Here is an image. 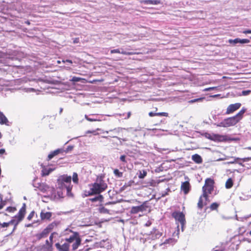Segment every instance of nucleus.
Returning a JSON list of instances; mask_svg holds the SVG:
<instances>
[{"label":"nucleus","instance_id":"obj_33","mask_svg":"<svg viewBox=\"0 0 251 251\" xmlns=\"http://www.w3.org/2000/svg\"><path fill=\"white\" fill-rule=\"evenodd\" d=\"M100 130V129L98 128L96 130H87V131H86L85 133L86 134L93 133L94 135H96L99 134L98 133L96 132V131Z\"/></svg>","mask_w":251,"mask_h":251},{"label":"nucleus","instance_id":"obj_35","mask_svg":"<svg viewBox=\"0 0 251 251\" xmlns=\"http://www.w3.org/2000/svg\"><path fill=\"white\" fill-rule=\"evenodd\" d=\"M100 212L102 213H108L109 211L108 209L105 208L104 207H101L100 208Z\"/></svg>","mask_w":251,"mask_h":251},{"label":"nucleus","instance_id":"obj_49","mask_svg":"<svg viewBox=\"0 0 251 251\" xmlns=\"http://www.w3.org/2000/svg\"><path fill=\"white\" fill-rule=\"evenodd\" d=\"M149 115L150 117H153L156 116V113H153L152 112H150L149 113Z\"/></svg>","mask_w":251,"mask_h":251},{"label":"nucleus","instance_id":"obj_2","mask_svg":"<svg viewBox=\"0 0 251 251\" xmlns=\"http://www.w3.org/2000/svg\"><path fill=\"white\" fill-rule=\"evenodd\" d=\"M71 176L67 175L60 176L57 179L58 187L61 189H66L68 195L72 189L71 185Z\"/></svg>","mask_w":251,"mask_h":251},{"label":"nucleus","instance_id":"obj_64","mask_svg":"<svg viewBox=\"0 0 251 251\" xmlns=\"http://www.w3.org/2000/svg\"><path fill=\"white\" fill-rule=\"evenodd\" d=\"M250 234L251 235V230L250 231Z\"/></svg>","mask_w":251,"mask_h":251},{"label":"nucleus","instance_id":"obj_53","mask_svg":"<svg viewBox=\"0 0 251 251\" xmlns=\"http://www.w3.org/2000/svg\"><path fill=\"white\" fill-rule=\"evenodd\" d=\"M130 115H131V112H128L127 118H126L125 119H128L130 117Z\"/></svg>","mask_w":251,"mask_h":251},{"label":"nucleus","instance_id":"obj_46","mask_svg":"<svg viewBox=\"0 0 251 251\" xmlns=\"http://www.w3.org/2000/svg\"><path fill=\"white\" fill-rule=\"evenodd\" d=\"M34 214V212H32L27 217V219L28 220H30L31 219V218H32L33 215Z\"/></svg>","mask_w":251,"mask_h":251},{"label":"nucleus","instance_id":"obj_34","mask_svg":"<svg viewBox=\"0 0 251 251\" xmlns=\"http://www.w3.org/2000/svg\"><path fill=\"white\" fill-rule=\"evenodd\" d=\"M5 201H2V197L1 195H0V209H2L5 205Z\"/></svg>","mask_w":251,"mask_h":251},{"label":"nucleus","instance_id":"obj_52","mask_svg":"<svg viewBox=\"0 0 251 251\" xmlns=\"http://www.w3.org/2000/svg\"><path fill=\"white\" fill-rule=\"evenodd\" d=\"M5 150L4 149H1L0 150V154H3L5 153Z\"/></svg>","mask_w":251,"mask_h":251},{"label":"nucleus","instance_id":"obj_48","mask_svg":"<svg viewBox=\"0 0 251 251\" xmlns=\"http://www.w3.org/2000/svg\"><path fill=\"white\" fill-rule=\"evenodd\" d=\"M60 152V150H56L55 151H54L53 153V154L55 155L58 154L59 152Z\"/></svg>","mask_w":251,"mask_h":251},{"label":"nucleus","instance_id":"obj_24","mask_svg":"<svg viewBox=\"0 0 251 251\" xmlns=\"http://www.w3.org/2000/svg\"><path fill=\"white\" fill-rule=\"evenodd\" d=\"M203 198V196L202 195L200 196V197L199 198V201L198 203V206L200 209H201L204 205V203L203 202V200H202ZM204 204H206V203H204Z\"/></svg>","mask_w":251,"mask_h":251},{"label":"nucleus","instance_id":"obj_55","mask_svg":"<svg viewBox=\"0 0 251 251\" xmlns=\"http://www.w3.org/2000/svg\"><path fill=\"white\" fill-rule=\"evenodd\" d=\"M52 238H53V235L51 234L50 237V240H52Z\"/></svg>","mask_w":251,"mask_h":251},{"label":"nucleus","instance_id":"obj_6","mask_svg":"<svg viewBox=\"0 0 251 251\" xmlns=\"http://www.w3.org/2000/svg\"><path fill=\"white\" fill-rule=\"evenodd\" d=\"M238 122L233 117H229L224 119L221 123L216 124L217 126L227 127L235 125Z\"/></svg>","mask_w":251,"mask_h":251},{"label":"nucleus","instance_id":"obj_37","mask_svg":"<svg viewBox=\"0 0 251 251\" xmlns=\"http://www.w3.org/2000/svg\"><path fill=\"white\" fill-rule=\"evenodd\" d=\"M16 210V208L14 207H8L6 208V211L9 212H14Z\"/></svg>","mask_w":251,"mask_h":251},{"label":"nucleus","instance_id":"obj_3","mask_svg":"<svg viewBox=\"0 0 251 251\" xmlns=\"http://www.w3.org/2000/svg\"><path fill=\"white\" fill-rule=\"evenodd\" d=\"M66 231H69V230L66 229ZM69 231L72 233V234L68 238H66L65 241L68 242L69 245L72 244V250L75 251L81 245V239L78 232L71 230H69Z\"/></svg>","mask_w":251,"mask_h":251},{"label":"nucleus","instance_id":"obj_28","mask_svg":"<svg viewBox=\"0 0 251 251\" xmlns=\"http://www.w3.org/2000/svg\"><path fill=\"white\" fill-rule=\"evenodd\" d=\"M147 173L146 171L143 170L142 171H140L139 175L138 177L139 178L143 179L147 176Z\"/></svg>","mask_w":251,"mask_h":251},{"label":"nucleus","instance_id":"obj_42","mask_svg":"<svg viewBox=\"0 0 251 251\" xmlns=\"http://www.w3.org/2000/svg\"><path fill=\"white\" fill-rule=\"evenodd\" d=\"M120 160L123 162H125V163H126L127 161L126 159V155H122L120 156Z\"/></svg>","mask_w":251,"mask_h":251},{"label":"nucleus","instance_id":"obj_25","mask_svg":"<svg viewBox=\"0 0 251 251\" xmlns=\"http://www.w3.org/2000/svg\"><path fill=\"white\" fill-rule=\"evenodd\" d=\"M103 199V197L102 195H99L97 197H96L94 198H92L90 199V201H91L92 202L96 201H101Z\"/></svg>","mask_w":251,"mask_h":251},{"label":"nucleus","instance_id":"obj_41","mask_svg":"<svg viewBox=\"0 0 251 251\" xmlns=\"http://www.w3.org/2000/svg\"><path fill=\"white\" fill-rule=\"evenodd\" d=\"M251 92V90H245L242 92V95L247 96Z\"/></svg>","mask_w":251,"mask_h":251},{"label":"nucleus","instance_id":"obj_27","mask_svg":"<svg viewBox=\"0 0 251 251\" xmlns=\"http://www.w3.org/2000/svg\"><path fill=\"white\" fill-rule=\"evenodd\" d=\"M85 118L89 122H95V121H100V119L95 118H89L87 115H85Z\"/></svg>","mask_w":251,"mask_h":251},{"label":"nucleus","instance_id":"obj_12","mask_svg":"<svg viewBox=\"0 0 251 251\" xmlns=\"http://www.w3.org/2000/svg\"><path fill=\"white\" fill-rule=\"evenodd\" d=\"M55 247L59 251H69L70 245L69 242L65 241L62 244H55Z\"/></svg>","mask_w":251,"mask_h":251},{"label":"nucleus","instance_id":"obj_17","mask_svg":"<svg viewBox=\"0 0 251 251\" xmlns=\"http://www.w3.org/2000/svg\"><path fill=\"white\" fill-rule=\"evenodd\" d=\"M52 216V213L50 212L42 211L40 214L42 220H49Z\"/></svg>","mask_w":251,"mask_h":251},{"label":"nucleus","instance_id":"obj_26","mask_svg":"<svg viewBox=\"0 0 251 251\" xmlns=\"http://www.w3.org/2000/svg\"><path fill=\"white\" fill-rule=\"evenodd\" d=\"M231 158L232 159V160H231L230 161H229L227 162H226V163H225V164H233V163L237 162L238 160L242 159L240 158L236 157H231Z\"/></svg>","mask_w":251,"mask_h":251},{"label":"nucleus","instance_id":"obj_30","mask_svg":"<svg viewBox=\"0 0 251 251\" xmlns=\"http://www.w3.org/2000/svg\"><path fill=\"white\" fill-rule=\"evenodd\" d=\"M219 204L216 203V202H214V203H212L210 206V209L212 210H216L217 209V208L219 206Z\"/></svg>","mask_w":251,"mask_h":251},{"label":"nucleus","instance_id":"obj_5","mask_svg":"<svg viewBox=\"0 0 251 251\" xmlns=\"http://www.w3.org/2000/svg\"><path fill=\"white\" fill-rule=\"evenodd\" d=\"M25 213V204L24 203L22 207L19 210L18 215H16L14 218L10 221L11 225L14 226L12 232L16 229L17 226L23 219Z\"/></svg>","mask_w":251,"mask_h":251},{"label":"nucleus","instance_id":"obj_44","mask_svg":"<svg viewBox=\"0 0 251 251\" xmlns=\"http://www.w3.org/2000/svg\"><path fill=\"white\" fill-rule=\"evenodd\" d=\"M120 53L123 54H125V55H130V54H131V53L128 52H126V51L124 50H122L121 51L120 50Z\"/></svg>","mask_w":251,"mask_h":251},{"label":"nucleus","instance_id":"obj_54","mask_svg":"<svg viewBox=\"0 0 251 251\" xmlns=\"http://www.w3.org/2000/svg\"><path fill=\"white\" fill-rule=\"evenodd\" d=\"M229 158V157H226V158H221V159H219V160H225V159H227Z\"/></svg>","mask_w":251,"mask_h":251},{"label":"nucleus","instance_id":"obj_13","mask_svg":"<svg viewBox=\"0 0 251 251\" xmlns=\"http://www.w3.org/2000/svg\"><path fill=\"white\" fill-rule=\"evenodd\" d=\"M250 42V41L248 39H240V38H236L235 39H229L228 40V43L235 45L236 44H248Z\"/></svg>","mask_w":251,"mask_h":251},{"label":"nucleus","instance_id":"obj_21","mask_svg":"<svg viewBox=\"0 0 251 251\" xmlns=\"http://www.w3.org/2000/svg\"><path fill=\"white\" fill-rule=\"evenodd\" d=\"M53 169L51 168H43L42 171V175L43 176H46L49 175L52 171H53Z\"/></svg>","mask_w":251,"mask_h":251},{"label":"nucleus","instance_id":"obj_11","mask_svg":"<svg viewBox=\"0 0 251 251\" xmlns=\"http://www.w3.org/2000/svg\"><path fill=\"white\" fill-rule=\"evenodd\" d=\"M241 106L240 103L231 104L228 106L226 112V114H230L238 109Z\"/></svg>","mask_w":251,"mask_h":251},{"label":"nucleus","instance_id":"obj_43","mask_svg":"<svg viewBox=\"0 0 251 251\" xmlns=\"http://www.w3.org/2000/svg\"><path fill=\"white\" fill-rule=\"evenodd\" d=\"M110 52L111 53H120V49L112 50H111Z\"/></svg>","mask_w":251,"mask_h":251},{"label":"nucleus","instance_id":"obj_57","mask_svg":"<svg viewBox=\"0 0 251 251\" xmlns=\"http://www.w3.org/2000/svg\"><path fill=\"white\" fill-rule=\"evenodd\" d=\"M57 62L58 64H60L61 63V61L60 60H58Z\"/></svg>","mask_w":251,"mask_h":251},{"label":"nucleus","instance_id":"obj_36","mask_svg":"<svg viewBox=\"0 0 251 251\" xmlns=\"http://www.w3.org/2000/svg\"><path fill=\"white\" fill-rule=\"evenodd\" d=\"M203 99H204L203 98H198V99H196L192 100H190L189 102L190 103H194V102H197V101H202Z\"/></svg>","mask_w":251,"mask_h":251},{"label":"nucleus","instance_id":"obj_29","mask_svg":"<svg viewBox=\"0 0 251 251\" xmlns=\"http://www.w3.org/2000/svg\"><path fill=\"white\" fill-rule=\"evenodd\" d=\"M114 174L118 177H121L123 176V173L120 172L118 169L114 170Z\"/></svg>","mask_w":251,"mask_h":251},{"label":"nucleus","instance_id":"obj_63","mask_svg":"<svg viewBox=\"0 0 251 251\" xmlns=\"http://www.w3.org/2000/svg\"><path fill=\"white\" fill-rule=\"evenodd\" d=\"M2 242L0 241V246L1 245Z\"/></svg>","mask_w":251,"mask_h":251},{"label":"nucleus","instance_id":"obj_16","mask_svg":"<svg viewBox=\"0 0 251 251\" xmlns=\"http://www.w3.org/2000/svg\"><path fill=\"white\" fill-rule=\"evenodd\" d=\"M246 111V109L243 108L234 117L239 122L243 118V116Z\"/></svg>","mask_w":251,"mask_h":251},{"label":"nucleus","instance_id":"obj_62","mask_svg":"<svg viewBox=\"0 0 251 251\" xmlns=\"http://www.w3.org/2000/svg\"><path fill=\"white\" fill-rule=\"evenodd\" d=\"M91 115H92V116H96V115H97V114H92Z\"/></svg>","mask_w":251,"mask_h":251},{"label":"nucleus","instance_id":"obj_61","mask_svg":"<svg viewBox=\"0 0 251 251\" xmlns=\"http://www.w3.org/2000/svg\"><path fill=\"white\" fill-rule=\"evenodd\" d=\"M2 137V135H1V133L0 132V139Z\"/></svg>","mask_w":251,"mask_h":251},{"label":"nucleus","instance_id":"obj_56","mask_svg":"<svg viewBox=\"0 0 251 251\" xmlns=\"http://www.w3.org/2000/svg\"><path fill=\"white\" fill-rule=\"evenodd\" d=\"M74 42L75 43H77V42H78V39H75L74 40Z\"/></svg>","mask_w":251,"mask_h":251},{"label":"nucleus","instance_id":"obj_1","mask_svg":"<svg viewBox=\"0 0 251 251\" xmlns=\"http://www.w3.org/2000/svg\"><path fill=\"white\" fill-rule=\"evenodd\" d=\"M89 186L90 187V191L85 192V196L86 197L99 194L105 191L107 187V184L103 180L101 176H98L95 182L89 185Z\"/></svg>","mask_w":251,"mask_h":251},{"label":"nucleus","instance_id":"obj_9","mask_svg":"<svg viewBox=\"0 0 251 251\" xmlns=\"http://www.w3.org/2000/svg\"><path fill=\"white\" fill-rule=\"evenodd\" d=\"M204 136L206 138L214 141L221 142L224 141L226 139L225 136L217 134L205 133L204 134Z\"/></svg>","mask_w":251,"mask_h":251},{"label":"nucleus","instance_id":"obj_38","mask_svg":"<svg viewBox=\"0 0 251 251\" xmlns=\"http://www.w3.org/2000/svg\"><path fill=\"white\" fill-rule=\"evenodd\" d=\"M168 114L166 112H159V113H156V116H168Z\"/></svg>","mask_w":251,"mask_h":251},{"label":"nucleus","instance_id":"obj_4","mask_svg":"<svg viewBox=\"0 0 251 251\" xmlns=\"http://www.w3.org/2000/svg\"><path fill=\"white\" fill-rule=\"evenodd\" d=\"M214 180L210 178H206L205 180V184L202 187V196L205 201L208 200V195L212 193L214 189Z\"/></svg>","mask_w":251,"mask_h":251},{"label":"nucleus","instance_id":"obj_45","mask_svg":"<svg viewBox=\"0 0 251 251\" xmlns=\"http://www.w3.org/2000/svg\"><path fill=\"white\" fill-rule=\"evenodd\" d=\"M216 88V87H209V88H205V89H204V91H210L212 90H214Z\"/></svg>","mask_w":251,"mask_h":251},{"label":"nucleus","instance_id":"obj_22","mask_svg":"<svg viewBox=\"0 0 251 251\" xmlns=\"http://www.w3.org/2000/svg\"><path fill=\"white\" fill-rule=\"evenodd\" d=\"M233 180L232 178H229L226 181L225 184V187L226 189H230L233 186Z\"/></svg>","mask_w":251,"mask_h":251},{"label":"nucleus","instance_id":"obj_31","mask_svg":"<svg viewBox=\"0 0 251 251\" xmlns=\"http://www.w3.org/2000/svg\"><path fill=\"white\" fill-rule=\"evenodd\" d=\"M73 181L74 183H78V176L77 174L76 173H74L73 175Z\"/></svg>","mask_w":251,"mask_h":251},{"label":"nucleus","instance_id":"obj_39","mask_svg":"<svg viewBox=\"0 0 251 251\" xmlns=\"http://www.w3.org/2000/svg\"><path fill=\"white\" fill-rule=\"evenodd\" d=\"M55 226H56V224L55 223H51V224L49 225L47 227L51 231Z\"/></svg>","mask_w":251,"mask_h":251},{"label":"nucleus","instance_id":"obj_60","mask_svg":"<svg viewBox=\"0 0 251 251\" xmlns=\"http://www.w3.org/2000/svg\"><path fill=\"white\" fill-rule=\"evenodd\" d=\"M217 96H218L217 95H215L213 96L212 97H217Z\"/></svg>","mask_w":251,"mask_h":251},{"label":"nucleus","instance_id":"obj_50","mask_svg":"<svg viewBox=\"0 0 251 251\" xmlns=\"http://www.w3.org/2000/svg\"><path fill=\"white\" fill-rule=\"evenodd\" d=\"M243 33L245 34H248V33H251V30H246L243 31Z\"/></svg>","mask_w":251,"mask_h":251},{"label":"nucleus","instance_id":"obj_10","mask_svg":"<svg viewBox=\"0 0 251 251\" xmlns=\"http://www.w3.org/2000/svg\"><path fill=\"white\" fill-rule=\"evenodd\" d=\"M146 202H144L142 204L137 206H133L130 210L131 214H136L139 212H143L147 210V206L146 205Z\"/></svg>","mask_w":251,"mask_h":251},{"label":"nucleus","instance_id":"obj_18","mask_svg":"<svg viewBox=\"0 0 251 251\" xmlns=\"http://www.w3.org/2000/svg\"><path fill=\"white\" fill-rule=\"evenodd\" d=\"M8 121L2 112L0 111V124L8 125Z\"/></svg>","mask_w":251,"mask_h":251},{"label":"nucleus","instance_id":"obj_8","mask_svg":"<svg viewBox=\"0 0 251 251\" xmlns=\"http://www.w3.org/2000/svg\"><path fill=\"white\" fill-rule=\"evenodd\" d=\"M172 216L176 221L180 223L181 229L183 230L186 223L184 214L180 212H174L172 214Z\"/></svg>","mask_w":251,"mask_h":251},{"label":"nucleus","instance_id":"obj_58","mask_svg":"<svg viewBox=\"0 0 251 251\" xmlns=\"http://www.w3.org/2000/svg\"><path fill=\"white\" fill-rule=\"evenodd\" d=\"M239 164L241 166H243V164L242 163H239Z\"/></svg>","mask_w":251,"mask_h":251},{"label":"nucleus","instance_id":"obj_7","mask_svg":"<svg viewBox=\"0 0 251 251\" xmlns=\"http://www.w3.org/2000/svg\"><path fill=\"white\" fill-rule=\"evenodd\" d=\"M39 189L42 192L46 193L49 195L53 196L55 195V188L53 187H50L45 183L41 184L39 186Z\"/></svg>","mask_w":251,"mask_h":251},{"label":"nucleus","instance_id":"obj_20","mask_svg":"<svg viewBox=\"0 0 251 251\" xmlns=\"http://www.w3.org/2000/svg\"><path fill=\"white\" fill-rule=\"evenodd\" d=\"M192 160L197 163H201L202 162V158L200 155L195 154L192 157Z\"/></svg>","mask_w":251,"mask_h":251},{"label":"nucleus","instance_id":"obj_40","mask_svg":"<svg viewBox=\"0 0 251 251\" xmlns=\"http://www.w3.org/2000/svg\"><path fill=\"white\" fill-rule=\"evenodd\" d=\"M81 78L78 77L74 76L71 79L72 81L73 82H78L80 80Z\"/></svg>","mask_w":251,"mask_h":251},{"label":"nucleus","instance_id":"obj_19","mask_svg":"<svg viewBox=\"0 0 251 251\" xmlns=\"http://www.w3.org/2000/svg\"><path fill=\"white\" fill-rule=\"evenodd\" d=\"M141 2L146 4L156 5L160 3V1L158 0H143L141 1Z\"/></svg>","mask_w":251,"mask_h":251},{"label":"nucleus","instance_id":"obj_23","mask_svg":"<svg viewBox=\"0 0 251 251\" xmlns=\"http://www.w3.org/2000/svg\"><path fill=\"white\" fill-rule=\"evenodd\" d=\"M50 232V231L46 227L45 229H44V230L39 235V237L40 238H43V237H44L45 236H46Z\"/></svg>","mask_w":251,"mask_h":251},{"label":"nucleus","instance_id":"obj_32","mask_svg":"<svg viewBox=\"0 0 251 251\" xmlns=\"http://www.w3.org/2000/svg\"><path fill=\"white\" fill-rule=\"evenodd\" d=\"M10 225H11V224L10 223V221L7 223L4 222L3 223H1L0 222V227H1V228L7 227Z\"/></svg>","mask_w":251,"mask_h":251},{"label":"nucleus","instance_id":"obj_14","mask_svg":"<svg viewBox=\"0 0 251 251\" xmlns=\"http://www.w3.org/2000/svg\"><path fill=\"white\" fill-rule=\"evenodd\" d=\"M123 129L125 128H123L121 127L115 128L113 129L110 130L109 131H103V133H106L108 134L109 132H112L113 135L111 136L113 138H118L116 136L114 135L119 134Z\"/></svg>","mask_w":251,"mask_h":251},{"label":"nucleus","instance_id":"obj_47","mask_svg":"<svg viewBox=\"0 0 251 251\" xmlns=\"http://www.w3.org/2000/svg\"><path fill=\"white\" fill-rule=\"evenodd\" d=\"M54 156V155L53 154V153L52 152V153H50V154H49L48 158L49 160H50L51 158H52Z\"/></svg>","mask_w":251,"mask_h":251},{"label":"nucleus","instance_id":"obj_51","mask_svg":"<svg viewBox=\"0 0 251 251\" xmlns=\"http://www.w3.org/2000/svg\"><path fill=\"white\" fill-rule=\"evenodd\" d=\"M62 62H63V63L68 62V63H70V64H72V63H73L72 60H68V59H67V60H62Z\"/></svg>","mask_w":251,"mask_h":251},{"label":"nucleus","instance_id":"obj_15","mask_svg":"<svg viewBox=\"0 0 251 251\" xmlns=\"http://www.w3.org/2000/svg\"><path fill=\"white\" fill-rule=\"evenodd\" d=\"M181 189L185 194L188 193L190 189V184L188 181L182 182L181 185Z\"/></svg>","mask_w":251,"mask_h":251},{"label":"nucleus","instance_id":"obj_59","mask_svg":"<svg viewBox=\"0 0 251 251\" xmlns=\"http://www.w3.org/2000/svg\"><path fill=\"white\" fill-rule=\"evenodd\" d=\"M247 149L250 150H251V147H248V148H247Z\"/></svg>","mask_w":251,"mask_h":251}]
</instances>
